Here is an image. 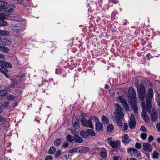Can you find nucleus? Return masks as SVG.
I'll use <instances>...</instances> for the list:
<instances>
[{
  "mask_svg": "<svg viewBox=\"0 0 160 160\" xmlns=\"http://www.w3.org/2000/svg\"><path fill=\"white\" fill-rule=\"evenodd\" d=\"M148 97L146 98V108L147 110L150 112L151 110V101L153 97V91L152 88L148 89Z\"/></svg>",
  "mask_w": 160,
  "mask_h": 160,
  "instance_id": "nucleus-1",
  "label": "nucleus"
},
{
  "mask_svg": "<svg viewBox=\"0 0 160 160\" xmlns=\"http://www.w3.org/2000/svg\"><path fill=\"white\" fill-rule=\"evenodd\" d=\"M115 118H122L124 117V113L121 106L118 103L115 105V110L113 112Z\"/></svg>",
  "mask_w": 160,
  "mask_h": 160,
  "instance_id": "nucleus-2",
  "label": "nucleus"
},
{
  "mask_svg": "<svg viewBox=\"0 0 160 160\" xmlns=\"http://www.w3.org/2000/svg\"><path fill=\"white\" fill-rule=\"evenodd\" d=\"M142 106L143 111H142L141 113V116L145 122H148L150 121L148 115L144 111H146L148 112L147 110L146 109V106H145V103L144 102L143 103H142ZM150 112L151 111L149 112Z\"/></svg>",
  "mask_w": 160,
  "mask_h": 160,
  "instance_id": "nucleus-3",
  "label": "nucleus"
},
{
  "mask_svg": "<svg viewBox=\"0 0 160 160\" xmlns=\"http://www.w3.org/2000/svg\"><path fill=\"white\" fill-rule=\"evenodd\" d=\"M82 116L83 117L81 119V122L82 125L85 127H89L92 129H93L94 127L92 121H91L90 119L86 120L83 117L82 115Z\"/></svg>",
  "mask_w": 160,
  "mask_h": 160,
  "instance_id": "nucleus-4",
  "label": "nucleus"
},
{
  "mask_svg": "<svg viewBox=\"0 0 160 160\" xmlns=\"http://www.w3.org/2000/svg\"><path fill=\"white\" fill-rule=\"evenodd\" d=\"M129 93L130 98L134 101H136L137 98L136 92L132 87L129 88Z\"/></svg>",
  "mask_w": 160,
  "mask_h": 160,
  "instance_id": "nucleus-5",
  "label": "nucleus"
},
{
  "mask_svg": "<svg viewBox=\"0 0 160 160\" xmlns=\"http://www.w3.org/2000/svg\"><path fill=\"white\" fill-rule=\"evenodd\" d=\"M109 144L113 148H118L120 150L122 149L120 148V147L121 145L120 141L119 140H118L116 141H111L110 142H108Z\"/></svg>",
  "mask_w": 160,
  "mask_h": 160,
  "instance_id": "nucleus-6",
  "label": "nucleus"
},
{
  "mask_svg": "<svg viewBox=\"0 0 160 160\" xmlns=\"http://www.w3.org/2000/svg\"><path fill=\"white\" fill-rule=\"evenodd\" d=\"M150 118L152 121H157L158 118V115L157 112L155 109H152V112L150 114Z\"/></svg>",
  "mask_w": 160,
  "mask_h": 160,
  "instance_id": "nucleus-7",
  "label": "nucleus"
},
{
  "mask_svg": "<svg viewBox=\"0 0 160 160\" xmlns=\"http://www.w3.org/2000/svg\"><path fill=\"white\" fill-rule=\"evenodd\" d=\"M144 150L146 151L151 152L152 150V145L148 143L144 142L142 145Z\"/></svg>",
  "mask_w": 160,
  "mask_h": 160,
  "instance_id": "nucleus-8",
  "label": "nucleus"
},
{
  "mask_svg": "<svg viewBox=\"0 0 160 160\" xmlns=\"http://www.w3.org/2000/svg\"><path fill=\"white\" fill-rule=\"evenodd\" d=\"M122 142L125 144H128L131 141V139L129 138V135L127 134H125L123 137H122Z\"/></svg>",
  "mask_w": 160,
  "mask_h": 160,
  "instance_id": "nucleus-9",
  "label": "nucleus"
},
{
  "mask_svg": "<svg viewBox=\"0 0 160 160\" xmlns=\"http://www.w3.org/2000/svg\"><path fill=\"white\" fill-rule=\"evenodd\" d=\"M95 124V129L97 131H101L103 128V124L98 121H96Z\"/></svg>",
  "mask_w": 160,
  "mask_h": 160,
  "instance_id": "nucleus-10",
  "label": "nucleus"
},
{
  "mask_svg": "<svg viewBox=\"0 0 160 160\" xmlns=\"http://www.w3.org/2000/svg\"><path fill=\"white\" fill-rule=\"evenodd\" d=\"M2 11H4L6 12L10 13L13 12V10L12 8H11L4 7L2 9L0 8V12Z\"/></svg>",
  "mask_w": 160,
  "mask_h": 160,
  "instance_id": "nucleus-11",
  "label": "nucleus"
},
{
  "mask_svg": "<svg viewBox=\"0 0 160 160\" xmlns=\"http://www.w3.org/2000/svg\"><path fill=\"white\" fill-rule=\"evenodd\" d=\"M87 130V131H82L80 132V135L84 138H88L89 137Z\"/></svg>",
  "mask_w": 160,
  "mask_h": 160,
  "instance_id": "nucleus-12",
  "label": "nucleus"
},
{
  "mask_svg": "<svg viewBox=\"0 0 160 160\" xmlns=\"http://www.w3.org/2000/svg\"><path fill=\"white\" fill-rule=\"evenodd\" d=\"M90 150V148L88 147H83L80 148L78 151L81 153H84L88 152Z\"/></svg>",
  "mask_w": 160,
  "mask_h": 160,
  "instance_id": "nucleus-13",
  "label": "nucleus"
},
{
  "mask_svg": "<svg viewBox=\"0 0 160 160\" xmlns=\"http://www.w3.org/2000/svg\"><path fill=\"white\" fill-rule=\"evenodd\" d=\"M66 140L70 143H74L75 136L73 137L71 135H68L66 137Z\"/></svg>",
  "mask_w": 160,
  "mask_h": 160,
  "instance_id": "nucleus-14",
  "label": "nucleus"
},
{
  "mask_svg": "<svg viewBox=\"0 0 160 160\" xmlns=\"http://www.w3.org/2000/svg\"><path fill=\"white\" fill-rule=\"evenodd\" d=\"M83 142L82 138L78 135H75V140L74 143L75 142L78 143H81Z\"/></svg>",
  "mask_w": 160,
  "mask_h": 160,
  "instance_id": "nucleus-15",
  "label": "nucleus"
},
{
  "mask_svg": "<svg viewBox=\"0 0 160 160\" xmlns=\"http://www.w3.org/2000/svg\"><path fill=\"white\" fill-rule=\"evenodd\" d=\"M138 96L142 102H143L144 100L145 96L146 94L145 92H138Z\"/></svg>",
  "mask_w": 160,
  "mask_h": 160,
  "instance_id": "nucleus-16",
  "label": "nucleus"
},
{
  "mask_svg": "<svg viewBox=\"0 0 160 160\" xmlns=\"http://www.w3.org/2000/svg\"><path fill=\"white\" fill-rule=\"evenodd\" d=\"M132 109L133 110L134 113L137 114L138 113V108L136 103L132 104L131 105Z\"/></svg>",
  "mask_w": 160,
  "mask_h": 160,
  "instance_id": "nucleus-17",
  "label": "nucleus"
},
{
  "mask_svg": "<svg viewBox=\"0 0 160 160\" xmlns=\"http://www.w3.org/2000/svg\"><path fill=\"white\" fill-rule=\"evenodd\" d=\"M101 121L104 124H107L109 123L108 118L105 116L102 115L101 117Z\"/></svg>",
  "mask_w": 160,
  "mask_h": 160,
  "instance_id": "nucleus-18",
  "label": "nucleus"
},
{
  "mask_svg": "<svg viewBox=\"0 0 160 160\" xmlns=\"http://www.w3.org/2000/svg\"><path fill=\"white\" fill-rule=\"evenodd\" d=\"M144 87L143 85L140 84L138 85L137 88V90L138 92H145L144 90Z\"/></svg>",
  "mask_w": 160,
  "mask_h": 160,
  "instance_id": "nucleus-19",
  "label": "nucleus"
},
{
  "mask_svg": "<svg viewBox=\"0 0 160 160\" xmlns=\"http://www.w3.org/2000/svg\"><path fill=\"white\" fill-rule=\"evenodd\" d=\"M136 122L130 121L129 122V126L130 129L134 128L136 126Z\"/></svg>",
  "mask_w": 160,
  "mask_h": 160,
  "instance_id": "nucleus-20",
  "label": "nucleus"
},
{
  "mask_svg": "<svg viewBox=\"0 0 160 160\" xmlns=\"http://www.w3.org/2000/svg\"><path fill=\"white\" fill-rule=\"evenodd\" d=\"M0 72L3 74H6L8 72V70L6 68L0 65Z\"/></svg>",
  "mask_w": 160,
  "mask_h": 160,
  "instance_id": "nucleus-21",
  "label": "nucleus"
},
{
  "mask_svg": "<svg viewBox=\"0 0 160 160\" xmlns=\"http://www.w3.org/2000/svg\"><path fill=\"white\" fill-rule=\"evenodd\" d=\"M122 104L123 105L125 110L126 111H128L129 110V106L128 104L127 101L126 100L122 102Z\"/></svg>",
  "mask_w": 160,
  "mask_h": 160,
  "instance_id": "nucleus-22",
  "label": "nucleus"
},
{
  "mask_svg": "<svg viewBox=\"0 0 160 160\" xmlns=\"http://www.w3.org/2000/svg\"><path fill=\"white\" fill-rule=\"evenodd\" d=\"M2 43L3 45L5 46H8L10 45L11 43V40L5 39L3 40Z\"/></svg>",
  "mask_w": 160,
  "mask_h": 160,
  "instance_id": "nucleus-23",
  "label": "nucleus"
},
{
  "mask_svg": "<svg viewBox=\"0 0 160 160\" xmlns=\"http://www.w3.org/2000/svg\"><path fill=\"white\" fill-rule=\"evenodd\" d=\"M88 132V136L90 135L92 136H95L96 133V132L93 130L90 129H87Z\"/></svg>",
  "mask_w": 160,
  "mask_h": 160,
  "instance_id": "nucleus-24",
  "label": "nucleus"
},
{
  "mask_svg": "<svg viewBox=\"0 0 160 160\" xmlns=\"http://www.w3.org/2000/svg\"><path fill=\"white\" fill-rule=\"evenodd\" d=\"M61 143V139L60 138L56 139L54 142V144L56 146H59Z\"/></svg>",
  "mask_w": 160,
  "mask_h": 160,
  "instance_id": "nucleus-25",
  "label": "nucleus"
},
{
  "mask_svg": "<svg viewBox=\"0 0 160 160\" xmlns=\"http://www.w3.org/2000/svg\"><path fill=\"white\" fill-rule=\"evenodd\" d=\"M115 120L116 121V123L117 124L118 126H121L122 125V120L121 119V118H115Z\"/></svg>",
  "mask_w": 160,
  "mask_h": 160,
  "instance_id": "nucleus-26",
  "label": "nucleus"
},
{
  "mask_svg": "<svg viewBox=\"0 0 160 160\" xmlns=\"http://www.w3.org/2000/svg\"><path fill=\"white\" fill-rule=\"evenodd\" d=\"M133 152V154H135L137 157H139L141 156V153L140 152H138V150L135 148H134Z\"/></svg>",
  "mask_w": 160,
  "mask_h": 160,
  "instance_id": "nucleus-27",
  "label": "nucleus"
},
{
  "mask_svg": "<svg viewBox=\"0 0 160 160\" xmlns=\"http://www.w3.org/2000/svg\"><path fill=\"white\" fill-rule=\"evenodd\" d=\"M114 126L112 124H109L107 128V130L108 132H112L114 129Z\"/></svg>",
  "mask_w": 160,
  "mask_h": 160,
  "instance_id": "nucleus-28",
  "label": "nucleus"
},
{
  "mask_svg": "<svg viewBox=\"0 0 160 160\" xmlns=\"http://www.w3.org/2000/svg\"><path fill=\"white\" fill-rule=\"evenodd\" d=\"M8 94V92L5 90H0V96H5Z\"/></svg>",
  "mask_w": 160,
  "mask_h": 160,
  "instance_id": "nucleus-29",
  "label": "nucleus"
},
{
  "mask_svg": "<svg viewBox=\"0 0 160 160\" xmlns=\"http://www.w3.org/2000/svg\"><path fill=\"white\" fill-rule=\"evenodd\" d=\"M152 158L153 159H158V158L159 153L156 151H154L152 154Z\"/></svg>",
  "mask_w": 160,
  "mask_h": 160,
  "instance_id": "nucleus-30",
  "label": "nucleus"
},
{
  "mask_svg": "<svg viewBox=\"0 0 160 160\" xmlns=\"http://www.w3.org/2000/svg\"><path fill=\"white\" fill-rule=\"evenodd\" d=\"M6 2L3 0H0V8H3L7 5Z\"/></svg>",
  "mask_w": 160,
  "mask_h": 160,
  "instance_id": "nucleus-31",
  "label": "nucleus"
},
{
  "mask_svg": "<svg viewBox=\"0 0 160 160\" xmlns=\"http://www.w3.org/2000/svg\"><path fill=\"white\" fill-rule=\"evenodd\" d=\"M56 150V148L54 146L50 148L48 153L50 154H52L55 153Z\"/></svg>",
  "mask_w": 160,
  "mask_h": 160,
  "instance_id": "nucleus-32",
  "label": "nucleus"
},
{
  "mask_svg": "<svg viewBox=\"0 0 160 160\" xmlns=\"http://www.w3.org/2000/svg\"><path fill=\"white\" fill-rule=\"evenodd\" d=\"M100 155L102 158H105L107 156V152L106 150H104V151L101 152L100 153Z\"/></svg>",
  "mask_w": 160,
  "mask_h": 160,
  "instance_id": "nucleus-33",
  "label": "nucleus"
},
{
  "mask_svg": "<svg viewBox=\"0 0 160 160\" xmlns=\"http://www.w3.org/2000/svg\"><path fill=\"white\" fill-rule=\"evenodd\" d=\"M79 120L78 119V121H75L74 122H73V126L74 128L75 129H77L79 127Z\"/></svg>",
  "mask_w": 160,
  "mask_h": 160,
  "instance_id": "nucleus-34",
  "label": "nucleus"
},
{
  "mask_svg": "<svg viewBox=\"0 0 160 160\" xmlns=\"http://www.w3.org/2000/svg\"><path fill=\"white\" fill-rule=\"evenodd\" d=\"M2 64L3 66H4L9 68H11L12 67V64L9 62H4Z\"/></svg>",
  "mask_w": 160,
  "mask_h": 160,
  "instance_id": "nucleus-35",
  "label": "nucleus"
},
{
  "mask_svg": "<svg viewBox=\"0 0 160 160\" xmlns=\"http://www.w3.org/2000/svg\"><path fill=\"white\" fill-rule=\"evenodd\" d=\"M2 47L1 51L4 53H7L9 52V49L7 47L3 46Z\"/></svg>",
  "mask_w": 160,
  "mask_h": 160,
  "instance_id": "nucleus-36",
  "label": "nucleus"
},
{
  "mask_svg": "<svg viewBox=\"0 0 160 160\" xmlns=\"http://www.w3.org/2000/svg\"><path fill=\"white\" fill-rule=\"evenodd\" d=\"M78 147H75L71 150H70L68 151V152L71 153H72L74 152H77L78 151Z\"/></svg>",
  "mask_w": 160,
  "mask_h": 160,
  "instance_id": "nucleus-37",
  "label": "nucleus"
},
{
  "mask_svg": "<svg viewBox=\"0 0 160 160\" xmlns=\"http://www.w3.org/2000/svg\"><path fill=\"white\" fill-rule=\"evenodd\" d=\"M94 119L95 121H98L99 119L98 117L95 116H91L89 118V119H90L91 121H92V119Z\"/></svg>",
  "mask_w": 160,
  "mask_h": 160,
  "instance_id": "nucleus-38",
  "label": "nucleus"
},
{
  "mask_svg": "<svg viewBox=\"0 0 160 160\" xmlns=\"http://www.w3.org/2000/svg\"><path fill=\"white\" fill-rule=\"evenodd\" d=\"M156 100L158 102V105L160 106V95L158 94L156 96Z\"/></svg>",
  "mask_w": 160,
  "mask_h": 160,
  "instance_id": "nucleus-39",
  "label": "nucleus"
},
{
  "mask_svg": "<svg viewBox=\"0 0 160 160\" xmlns=\"http://www.w3.org/2000/svg\"><path fill=\"white\" fill-rule=\"evenodd\" d=\"M8 25L7 22L4 21H0V26H6Z\"/></svg>",
  "mask_w": 160,
  "mask_h": 160,
  "instance_id": "nucleus-40",
  "label": "nucleus"
},
{
  "mask_svg": "<svg viewBox=\"0 0 160 160\" xmlns=\"http://www.w3.org/2000/svg\"><path fill=\"white\" fill-rule=\"evenodd\" d=\"M147 137V134L145 133H142L141 135V138L143 140H145Z\"/></svg>",
  "mask_w": 160,
  "mask_h": 160,
  "instance_id": "nucleus-41",
  "label": "nucleus"
},
{
  "mask_svg": "<svg viewBox=\"0 0 160 160\" xmlns=\"http://www.w3.org/2000/svg\"><path fill=\"white\" fill-rule=\"evenodd\" d=\"M117 99L119 100H120V102L122 103L124 102L126 100V99H124L123 97L122 96H119L118 98Z\"/></svg>",
  "mask_w": 160,
  "mask_h": 160,
  "instance_id": "nucleus-42",
  "label": "nucleus"
},
{
  "mask_svg": "<svg viewBox=\"0 0 160 160\" xmlns=\"http://www.w3.org/2000/svg\"><path fill=\"white\" fill-rule=\"evenodd\" d=\"M135 148L137 149H140L142 147V145L139 142H136L135 145Z\"/></svg>",
  "mask_w": 160,
  "mask_h": 160,
  "instance_id": "nucleus-43",
  "label": "nucleus"
},
{
  "mask_svg": "<svg viewBox=\"0 0 160 160\" xmlns=\"http://www.w3.org/2000/svg\"><path fill=\"white\" fill-rule=\"evenodd\" d=\"M130 121H135V117L134 114H132L131 115V117H130Z\"/></svg>",
  "mask_w": 160,
  "mask_h": 160,
  "instance_id": "nucleus-44",
  "label": "nucleus"
},
{
  "mask_svg": "<svg viewBox=\"0 0 160 160\" xmlns=\"http://www.w3.org/2000/svg\"><path fill=\"white\" fill-rule=\"evenodd\" d=\"M61 154V151L60 150H58L55 153V157L56 158L58 157L59 156H60Z\"/></svg>",
  "mask_w": 160,
  "mask_h": 160,
  "instance_id": "nucleus-45",
  "label": "nucleus"
},
{
  "mask_svg": "<svg viewBox=\"0 0 160 160\" xmlns=\"http://www.w3.org/2000/svg\"><path fill=\"white\" fill-rule=\"evenodd\" d=\"M140 130L141 131L143 132H146L147 131L145 127L144 126L142 125L141 126L140 128Z\"/></svg>",
  "mask_w": 160,
  "mask_h": 160,
  "instance_id": "nucleus-46",
  "label": "nucleus"
},
{
  "mask_svg": "<svg viewBox=\"0 0 160 160\" xmlns=\"http://www.w3.org/2000/svg\"><path fill=\"white\" fill-rule=\"evenodd\" d=\"M134 148H128L127 149L128 152L129 153L131 154V152H133Z\"/></svg>",
  "mask_w": 160,
  "mask_h": 160,
  "instance_id": "nucleus-47",
  "label": "nucleus"
},
{
  "mask_svg": "<svg viewBox=\"0 0 160 160\" xmlns=\"http://www.w3.org/2000/svg\"><path fill=\"white\" fill-rule=\"evenodd\" d=\"M153 139H154V138L151 135V136H149V137H148V142H151L153 141Z\"/></svg>",
  "mask_w": 160,
  "mask_h": 160,
  "instance_id": "nucleus-48",
  "label": "nucleus"
},
{
  "mask_svg": "<svg viewBox=\"0 0 160 160\" xmlns=\"http://www.w3.org/2000/svg\"><path fill=\"white\" fill-rule=\"evenodd\" d=\"M7 33V32L2 31V30H0V35H6Z\"/></svg>",
  "mask_w": 160,
  "mask_h": 160,
  "instance_id": "nucleus-49",
  "label": "nucleus"
},
{
  "mask_svg": "<svg viewBox=\"0 0 160 160\" xmlns=\"http://www.w3.org/2000/svg\"><path fill=\"white\" fill-rule=\"evenodd\" d=\"M5 18L4 15L2 13H0V20H3Z\"/></svg>",
  "mask_w": 160,
  "mask_h": 160,
  "instance_id": "nucleus-50",
  "label": "nucleus"
},
{
  "mask_svg": "<svg viewBox=\"0 0 160 160\" xmlns=\"http://www.w3.org/2000/svg\"><path fill=\"white\" fill-rule=\"evenodd\" d=\"M123 130H126L128 128V125L127 123H124V126H123Z\"/></svg>",
  "mask_w": 160,
  "mask_h": 160,
  "instance_id": "nucleus-51",
  "label": "nucleus"
},
{
  "mask_svg": "<svg viewBox=\"0 0 160 160\" xmlns=\"http://www.w3.org/2000/svg\"><path fill=\"white\" fill-rule=\"evenodd\" d=\"M156 127L158 130L160 131V123H158L157 124Z\"/></svg>",
  "mask_w": 160,
  "mask_h": 160,
  "instance_id": "nucleus-52",
  "label": "nucleus"
},
{
  "mask_svg": "<svg viewBox=\"0 0 160 160\" xmlns=\"http://www.w3.org/2000/svg\"><path fill=\"white\" fill-rule=\"evenodd\" d=\"M45 160H52V157L51 156H48L46 157Z\"/></svg>",
  "mask_w": 160,
  "mask_h": 160,
  "instance_id": "nucleus-53",
  "label": "nucleus"
},
{
  "mask_svg": "<svg viewBox=\"0 0 160 160\" xmlns=\"http://www.w3.org/2000/svg\"><path fill=\"white\" fill-rule=\"evenodd\" d=\"M23 0H13V1L16 2L17 3H21Z\"/></svg>",
  "mask_w": 160,
  "mask_h": 160,
  "instance_id": "nucleus-54",
  "label": "nucleus"
},
{
  "mask_svg": "<svg viewBox=\"0 0 160 160\" xmlns=\"http://www.w3.org/2000/svg\"><path fill=\"white\" fill-rule=\"evenodd\" d=\"M68 144L67 143H63L62 146V147L68 148Z\"/></svg>",
  "mask_w": 160,
  "mask_h": 160,
  "instance_id": "nucleus-55",
  "label": "nucleus"
},
{
  "mask_svg": "<svg viewBox=\"0 0 160 160\" xmlns=\"http://www.w3.org/2000/svg\"><path fill=\"white\" fill-rule=\"evenodd\" d=\"M120 158V157L118 156H115L113 158V160H118V159Z\"/></svg>",
  "mask_w": 160,
  "mask_h": 160,
  "instance_id": "nucleus-56",
  "label": "nucleus"
},
{
  "mask_svg": "<svg viewBox=\"0 0 160 160\" xmlns=\"http://www.w3.org/2000/svg\"><path fill=\"white\" fill-rule=\"evenodd\" d=\"M0 58L3 60L5 58V57L3 54L0 53Z\"/></svg>",
  "mask_w": 160,
  "mask_h": 160,
  "instance_id": "nucleus-57",
  "label": "nucleus"
},
{
  "mask_svg": "<svg viewBox=\"0 0 160 160\" xmlns=\"http://www.w3.org/2000/svg\"><path fill=\"white\" fill-rule=\"evenodd\" d=\"M21 31V29H15L14 32H16V33H18L20 32Z\"/></svg>",
  "mask_w": 160,
  "mask_h": 160,
  "instance_id": "nucleus-58",
  "label": "nucleus"
},
{
  "mask_svg": "<svg viewBox=\"0 0 160 160\" xmlns=\"http://www.w3.org/2000/svg\"><path fill=\"white\" fill-rule=\"evenodd\" d=\"M145 154L147 157L149 158H150V155L149 153L146 152L145 153Z\"/></svg>",
  "mask_w": 160,
  "mask_h": 160,
  "instance_id": "nucleus-59",
  "label": "nucleus"
},
{
  "mask_svg": "<svg viewBox=\"0 0 160 160\" xmlns=\"http://www.w3.org/2000/svg\"><path fill=\"white\" fill-rule=\"evenodd\" d=\"M112 139V137H108V138L107 140L109 141H111Z\"/></svg>",
  "mask_w": 160,
  "mask_h": 160,
  "instance_id": "nucleus-60",
  "label": "nucleus"
},
{
  "mask_svg": "<svg viewBox=\"0 0 160 160\" xmlns=\"http://www.w3.org/2000/svg\"><path fill=\"white\" fill-rule=\"evenodd\" d=\"M157 141L158 143H160V138H158L157 139Z\"/></svg>",
  "mask_w": 160,
  "mask_h": 160,
  "instance_id": "nucleus-61",
  "label": "nucleus"
},
{
  "mask_svg": "<svg viewBox=\"0 0 160 160\" xmlns=\"http://www.w3.org/2000/svg\"><path fill=\"white\" fill-rule=\"evenodd\" d=\"M105 88L106 89H109V86L107 85H105Z\"/></svg>",
  "mask_w": 160,
  "mask_h": 160,
  "instance_id": "nucleus-62",
  "label": "nucleus"
},
{
  "mask_svg": "<svg viewBox=\"0 0 160 160\" xmlns=\"http://www.w3.org/2000/svg\"><path fill=\"white\" fill-rule=\"evenodd\" d=\"M3 110L2 108L0 106V113L2 112Z\"/></svg>",
  "mask_w": 160,
  "mask_h": 160,
  "instance_id": "nucleus-63",
  "label": "nucleus"
},
{
  "mask_svg": "<svg viewBox=\"0 0 160 160\" xmlns=\"http://www.w3.org/2000/svg\"><path fill=\"white\" fill-rule=\"evenodd\" d=\"M130 160H137L135 158H132L130 159Z\"/></svg>",
  "mask_w": 160,
  "mask_h": 160,
  "instance_id": "nucleus-64",
  "label": "nucleus"
}]
</instances>
